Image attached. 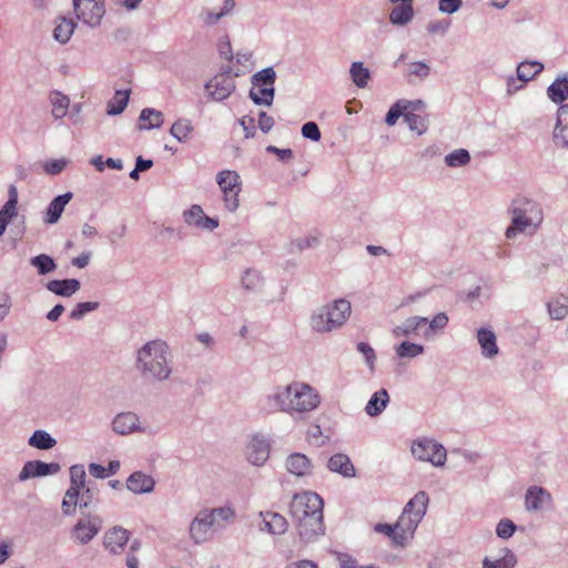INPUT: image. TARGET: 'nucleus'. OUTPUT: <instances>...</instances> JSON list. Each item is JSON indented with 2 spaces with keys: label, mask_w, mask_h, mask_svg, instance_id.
<instances>
[{
  "label": "nucleus",
  "mask_w": 568,
  "mask_h": 568,
  "mask_svg": "<svg viewBox=\"0 0 568 568\" xmlns=\"http://www.w3.org/2000/svg\"><path fill=\"white\" fill-rule=\"evenodd\" d=\"M547 307L549 316L552 320H562L568 315V297L561 295L555 300H551L548 302Z\"/></svg>",
  "instance_id": "obj_43"
},
{
  "label": "nucleus",
  "mask_w": 568,
  "mask_h": 568,
  "mask_svg": "<svg viewBox=\"0 0 568 568\" xmlns=\"http://www.w3.org/2000/svg\"><path fill=\"white\" fill-rule=\"evenodd\" d=\"M72 196L73 195L71 192H67L62 195L54 197L47 207L43 219L44 222L47 224L57 223L61 214L63 213L65 205L71 201Z\"/></svg>",
  "instance_id": "obj_24"
},
{
  "label": "nucleus",
  "mask_w": 568,
  "mask_h": 568,
  "mask_svg": "<svg viewBox=\"0 0 568 568\" xmlns=\"http://www.w3.org/2000/svg\"><path fill=\"white\" fill-rule=\"evenodd\" d=\"M349 74L353 83L357 88H366L371 80V72L364 67L363 62L356 61L351 64Z\"/></svg>",
  "instance_id": "obj_38"
},
{
  "label": "nucleus",
  "mask_w": 568,
  "mask_h": 568,
  "mask_svg": "<svg viewBox=\"0 0 568 568\" xmlns=\"http://www.w3.org/2000/svg\"><path fill=\"white\" fill-rule=\"evenodd\" d=\"M425 348L420 344L408 341L402 342L395 346V353L399 358H415L424 353Z\"/></svg>",
  "instance_id": "obj_44"
},
{
  "label": "nucleus",
  "mask_w": 568,
  "mask_h": 568,
  "mask_svg": "<svg viewBox=\"0 0 568 568\" xmlns=\"http://www.w3.org/2000/svg\"><path fill=\"white\" fill-rule=\"evenodd\" d=\"M290 393L288 385L277 386L271 393L264 395L258 400V409L263 414H273L276 412L290 415Z\"/></svg>",
  "instance_id": "obj_9"
},
{
  "label": "nucleus",
  "mask_w": 568,
  "mask_h": 568,
  "mask_svg": "<svg viewBox=\"0 0 568 568\" xmlns=\"http://www.w3.org/2000/svg\"><path fill=\"white\" fill-rule=\"evenodd\" d=\"M193 131V125L190 120L187 119H179L176 120L171 129L170 133L179 141V142H185L189 138V135Z\"/></svg>",
  "instance_id": "obj_46"
},
{
  "label": "nucleus",
  "mask_w": 568,
  "mask_h": 568,
  "mask_svg": "<svg viewBox=\"0 0 568 568\" xmlns=\"http://www.w3.org/2000/svg\"><path fill=\"white\" fill-rule=\"evenodd\" d=\"M438 9L440 12L453 14L457 12L463 4L462 0H438Z\"/></svg>",
  "instance_id": "obj_62"
},
{
  "label": "nucleus",
  "mask_w": 568,
  "mask_h": 568,
  "mask_svg": "<svg viewBox=\"0 0 568 568\" xmlns=\"http://www.w3.org/2000/svg\"><path fill=\"white\" fill-rule=\"evenodd\" d=\"M450 27V20H435L427 24V31L434 34H445Z\"/></svg>",
  "instance_id": "obj_61"
},
{
  "label": "nucleus",
  "mask_w": 568,
  "mask_h": 568,
  "mask_svg": "<svg viewBox=\"0 0 568 568\" xmlns=\"http://www.w3.org/2000/svg\"><path fill=\"white\" fill-rule=\"evenodd\" d=\"M414 18V8L412 4H397L389 12V22L397 27L408 24Z\"/></svg>",
  "instance_id": "obj_32"
},
{
  "label": "nucleus",
  "mask_w": 568,
  "mask_h": 568,
  "mask_svg": "<svg viewBox=\"0 0 568 568\" xmlns=\"http://www.w3.org/2000/svg\"><path fill=\"white\" fill-rule=\"evenodd\" d=\"M207 514H211V518L215 525V528H220L223 526V523H226L234 518L235 513L232 507L223 506L217 508H204Z\"/></svg>",
  "instance_id": "obj_45"
},
{
  "label": "nucleus",
  "mask_w": 568,
  "mask_h": 568,
  "mask_svg": "<svg viewBox=\"0 0 568 568\" xmlns=\"http://www.w3.org/2000/svg\"><path fill=\"white\" fill-rule=\"evenodd\" d=\"M290 415L303 416L316 409L321 404L318 392L307 383L293 382L288 384Z\"/></svg>",
  "instance_id": "obj_6"
},
{
  "label": "nucleus",
  "mask_w": 568,
  "mask_h": 568,
  "mask_svg": "<svg viewBox=\"0 0 568 568\" xmlns=\"http://www.w3.org/2000/svg\"><path fill=\"white\" fill-rule=\"evenodd\" d=\"M28 443L39 449H50L57 444L55 439L44 430H36Z\"/></svg>",
  "instance_id": "obj_47"
},
{
  "label": "nucleus",
  "mask_w": 568,
  "mask_h": 568,
  "mask_svg": "<svg viewBox=\"0 0 568 568\" xmlns=\"http://www.w3.org/2000/svg\"><path fill=\"white\" fill-rule=\"evenodd\" d=\"M135 369L148 382L163 383L171 378L172 352L166 342L152 339L142 345L135 355Z\"/></svg>",
  "instance_id": "obj_2"
},
{
  "label": "nucleus",
  "mask_w": 568,
  "mask_h": 568,
  "mask_svg": "<svg viewBox=\"0 0 568 568\" xmlns=\"http://www.w3.org/2000/svg\"><path fill=\"white\" fill-rule=\"evenodd\" d=\"M98 495V488L87 487L84 491L80 493V508L89 507Z\"/></svg>",
  "instance_id": "obj_63"
},
{
  "label": "nucleus",
  "mask_w": 568,
  "mask_h": 568,
  "mask_svg": "<svg viewBox=\"0 0 568 568\" xmlns=\"http://www.w3.org/2000/svg\"><path fill=\"white\" fill-rule=\"evenodd\" d=\"M164 115L161 111L152 108H145L141 111L139 116V130H152L162 126Z\"/></svg>",
  "instance_id": "obj_29"
},
{
  "label": "nucleus",
  "mask_w": 568,
  "mask_h": 568,
  "mask_svg": "<svg viewBox=\"0 0 568 568\" xmlns=\"http://www.w3.org/2000/svg\"><path fill=\"white\" fill-rule=\"evenodd\" d=\"M77 18L89 27H98L105 13L102 0L72 1Z\"/></svg>",
  "instance_id": "obj_10"
},
{
  "label": "nucleus",
  "mask_w": 568,
  "mask_h": 568,
  "mask_svg": "<svg viewBox=\"0 0 568 568\" xmlns=\"http://www.w3.org/2000/svg\"><path fill=\"white\" fill-rule=\"evenodd\" d=\"M216 183L223 193L226 210L235 212L240 204L239 194L242 190L241 176L236 171L223 170L217 173Z\"/></svg>",
  "instance_id": "obj_7"
},
{
  "label": "nucleus",
  "mask_w": 568,
  "mask_h": 568,
  "mask_svg": "<svg viewBox=\"0 0 568 568\" xmlns=\"http://www.w3.org/2000/svg\"><path fill=\"white\" fill-rule=\"evenodd\" d=\"M318 240L314 235H308L303 239H297L292 242V246L296 247L298 251L310 248L317 244Z\"/></svg>",
  "instance_id": "obj_64"
},
{
  "label": "nucleus",
  "mask_w": 568,
  "mask_h": 568,
  "mask_svg": "<svg viewBox=\"0 0 568 568\" xmlns=\"http://www.w3.org/2000/svg\"><path fill=\"white\" fill-rule=\"evenodd\" d=\"M235 7L234 0H224L223 6L219 11L211 9H203L200 13V18L206 26L216 24L223 17L229 14Z\"/></svg>",
  "instance_id": "obj_30"
},
{
  "label": "nucleus",
  "mask_w": 568,
  "mask_h": 568,
  "mask_svg": "<svg viewBox=\"0 0 568 568\" xmlns=\"http://www.w3.org/2000/svg\"><path fill=\"white\" fill-rule=\"evenodd\" d=\"M112 428L119 435H130L135 432H145V429L141 427L139 416L132 412L118 414L112 420Z\"/></svg>",
  "instance_id": "obj_18"
},
{
  "label": "nucleus",
  "mask_w": 568,
  "mask_h": 568,
  "mask_svg": "<svg viewBox=\"0 0 568 568\" xmlns=\"http://www.w3.org/2000/svg\"><path fill=\"white\" fill-rule=\"evenodd\" d=\"M448 324V316L446 313L442 312L436 314L433 320L428 324V328L424 332V336L428 337L430 333L443 329Z\"/></svg>",
  "instance_id": "obj_55"
},
{
  "label": "nucleus",
  "mask_w": 568,
  "mask_h": 568,
  "mask_svg": "<svg viewBox=\"0 0 568 568\" xmlns=\"http://www.w3.org/2000/svg\"><path fill=\"white\" fill-rule=\"evenodd\" d=\"M241 284L246 291L258 292L264 286V277L258 270L247 268L241 277Z\"/></svg>",
  "instance_id": "obj_34"
},
{
  "label": "nucleus",
  "mask_w": 568,
  "mask_h": 568,
  "mask_svg": "<svg viewBox=\"0 0 568 568\" xmlns=\"http://www.w3.org/2000/svg\"><path fill=\"white\" fill-rule=\"evenodd\" d=\"M352 306L345 298H338L315 310L311 316V327L317 333H328L341 328L351 316Z\"/></svg>",
  "instance_id": "obj_5"
},
{
  "label": "nucleus",
  "mask_w": 568,
  "mask_h": 568,
  "mask_svg": "<svg viewBox=\"0 0 568 568\" xmlns=\"http://www.w3.org/2000/svg\"><path fill=\"white\" fill-rule=\"evenodd\" d=\"M504 555L497 559L485 558L483 568H514L517 562L516 555L508 548L503 549Z\"/></svg>",
  "instance_id": "obj_37"
},
{
  "label": "nucleus",
  "mask_w": 568,
  "mask_h": 568,
  "mask_svg": "<svg viewBox=\"0 0 568 568\" xmlns=\"http://www.w3.org/2000/svg\"><path fill=\"white\" fill-rule=\"evenodd\" d=\"M250 98L257 105H271L274 99V87H252Z\"/></svg>",
  "instance_id": "obj_42"
},
{
  "label": "nucleus",
  "mask_w": 568,
  "mask_h": 568,
  "mask_svg": "<svg viewBox=\"0 0 568 568\" xmlns=\"http://www.w3.org/2000/svg\"><path fill=\"white\" fill-rule=\"evenodd\" d=\"M287 470L298 477L307 476L312 473V462L301 453L291 454L286 459Z\"/></svg>",
  "instance_id": "obj_23"
},
{
  "label": "nucleus",
  "mask_w": 568,
  "mask_h": 568,
  "mask_svg": "<svg viewBox=\"0 0 568 568\" xmlns=\"http://www.w3.org/2000/svg\"><path fill=\"white\" fill-rule=\"evenodd\" d=\"M323 505L316 493L304 491L293 496L290 514L304 541H312L324 534Z\"/></svg>",
  "instance_id": "obj_1"
},
{
  "label": "nucleus",
  "mask_w": 568,
  "mask_h": 568,
  "mask_svg": "<svg viewBox=\"0 0 568 568\" xmlns=\"http://www.w3.org/2000/svg\"><path fill=\"white\" fill-rule=\"evenodd\" d=\"M50 102L52 104L51 113H52L53 118H55V119L64 118L68 112L70 99L67 95H64L58 91H54L50 94Z\"/></svg>",
  "instance_id": "obj_40"
},
{
  "label": "nucleus",
  "mask_w": 568,
  "mask_h": 568,
  "mask_svg": "<svg viewBox=\"0 0 568 568\" xmlns=\"http://www.w3.org/2000/svg\"><path fill=\"white\" fill-rule=\"evenodd\" d=\"M417 104L423 105V101H420V100H418L416 102H409V101H405V100L397 101L395 104H393L390 106V109L388 110V112L386 114V118H385L386 124L394 125L400 115L404 116L405 111L410 105H417Z\"/></svg>",
  "instance_id": "obj_39"
},
{
  "label": "nucleus",
  "mask_w": 568,
  "mask_h": 568,
  "mask_svg": "<svg viewBox=\"0 0 568 568\" xmlns=\"http://www.w3.org/2000/svg\"><path fill=\"white\" fill-rule=\"evenodd\" d=\"M544 70V64L538 61H524L517 67V79L523 82L532 80Z\"/></svg>",
  "instance_id": "obj_35"
},
{
  "label": "nucleus",
  "mask_w": 568,
  "mask_h": 568,
  "mask_svg": "<svg viewBox=\"0 0 568 568\" xmlns=\"http://www.w3.org/2000/svg\"><path fill=\"white\" fill-rule=\"evenodd\" d=\"M212 529H216L205 509H201L190 524L189 534L195 544H202L211 539Z\"/></svg>",
  "instance_id": "obj_11"
},
{
  "label": "nucleus",
  "mask_w": 568,
  "mask_h": 568,
  "mask_svg": "<svg viewBox=\"0 0 568 568\" xmlns=\"http://www.w3.org/2000/svg\"><path fill=\"white\" fill-rule=\"evenodd\" d=\"M17 209H11L6 205L0 210V236L6 232L7 225L17 215Z\"/></svg>",
  "instance_id": "obj_59"
},
{
  "label": "nucleus",
  "mask_w": 568,
  "mask_h": 568,
  "mask_svg": "<svg viewBox=\"0 0 568 568\" xmlns=\"http://www.w3.org/2000/svg\"><path fill=\"white\" fill-rule=\"evenodd\" d=\"M245 454L252 465L261 466L268 458L270 444L263 436L254 435L246 445Z\"/></svg>",
  "instance_id": "obj_14"
},
{
  "label": "nucleus",
  "mask_w": 568,
  "mask_h": 568,
  "mask_svg": "<svg viewBox=\"0 0 568 568\" xmlns=\"http://www.w3.org/2000/svg\"><path fill=\"white\" fill-rule=\"evenodd\" d=\"M389 402L386 389L382 388L375 392L366 404L365 412L368 416L375 417L382 414Z\"/></svg>",
  "instance_id": "obj_31"
},
{
  "label": "nucleus",
  "mask_w": 568,
  "mask_h": 568,
  "mask_svg": "<svg viewBox=\"0 0 568 568\" xmlns=\"http://www.w3.org/2000/svg\"><path fill=\"white\" fill-rule=\"evenodd\" d=\"M125 486L133 494H149L153 491L155 480L143 471H134L128 477Z\"/></svg>",
  "instance_id": "obj_20"
},
{
  "label": "nucleus",
  "mask_w": 568,
  "mask_h": 568,
  "mask_svg": "<svg viewBox=\"0 0 568 568\" xmlns=\"http://www.w3.org/2000/svg\"><path fill=\"white\" fill-rule=\"evenodd\" d=\"M477 341L481 348L483 356L491 358L498 354L496 335L488 328H479L477 331Z\"/></svg>",
  "instance_id": "obj_28"
},
{
  "label": "nucleus",
  "mask_w": 568,
  "mask_h": 568,
  "mask_svg": "<svg viewBox=\"0 0 568 568\" xmlns=\"http://www.w3.org/2000/svg\"><path fill=\"white\" fill-rule=\"evenodd\" d=\"M275 78L273 68H266L253 75L252 84L253 87H274Z\"/></svg>",
  "instance_id": "obj_50"
},
{
  "label": "nucleus",
  "mask_w": 568,
  "mask_h": 568,
  "mask_svg": "<svg viewBox=\"0 0 568 568\" xmlns=\"http://www.w3.org/2000/svg\"><path fill=\"white\" fill-rule=\"evenodd\" d=\"M428 503L427 493L420 490L405 505L402 515L395 524V545L404 547L413 538L419 523L426 515Z\"/></svg>",
  "instance_id": "obj_4"
},
{
  "label": "nucleus",
  "mask_w": 568,
  "mask_h": 568,
  "mask_svg": "<svg viewBox=\"0 0 568 568\" xmlns=\"http://www.w3.org/2000/svg\"><path fill=\"white\" fill-rule=\"evenodd\" d=\"M547 94L555 103H561L568 99V74L557 78L548 88Z\"/></svg>",
  "instance_id": "obj_33"
},
{
  "label": "nucleus",
  "mask_w": 568,
  "mask_h": 568,
  "mask_svg": "<svg viewBox=\"0 0 568 568\" xmlns=\"http://www.w3.org/2000/svg\"><path fill=\"white\" fill-rule=\"evenodd\" d=\"M516 531V525L508 518L501 519L496 527V534L499 538L508 539Z\"/></svg>",
  "instance_id": "obj_56"
},
{
  "label": "nucleus",
  "mask_w": 568,
  "mask_h": 568,
  "mask_svg": "<svg viewBox=\"0 0 568 568\" xmlns=\"http://www.w3.org/2000/svg\"><path fill=\"white\" fill-rule=\"evenodd\" d=\"M183 220L189 226L205 231H213L219 226V221L207 216L197 204L183 212Z\"/></svg>",
  "instance_id": "obj_15"
},
{
  "label": "nucleus",
  "mask_w": 568,
  "mask_h": 568,
  "mask_svg": "<svg viewBox=\"0 0 568 568\" xmlns=\"http://www.w3.org/2000/svg\"><path fill=\"white\" fill-rule=\"evenodd\" d=\"M428 323V320L423 316H412L406 318L400 325L392 329L394 337H404L417 334L418 331Z\"/></svg>",
  "instance_id": "obj_26"
},
{
  "label": "nucleus",
  "mask_w": 568,
  "mask_h": 568,
  "mask_svg": "<svg viewBox=\"0 0 568 568\" xmlns=\"http://www.w3.org/2000/svg\"><path fill=\"white\" fill-rule=\"evenodd\" d=\"M67 164L68 161L64 159L50 160L43 164V169L47 174L58 175L65 169Z\"/></svg>",
  "instance_id": "obj_57"
},
{
  "label": "nucleus",
  "mask_w": 568,
  "mask_h": 568,
  "mask_svg": "<svg viewBox=\"0 0 568 568\" xmlns=\"http://www.w3.org/2000/svg\"><path fill=\"white\" fill-rule=\"evenodd\" d=\"M552 505V497L540 486H530L525 494V508L528 511H539Z\"/></svg>",
  "instance_id": "obj_16"
},
{
  "label": "nucleus",
  "mask_w": 568,
  "mask_h": 568,
  "mask_svg": "<svg viewBox=\"0 0 568 568\" xmlns=\"http://www.w3.org/2000/svg\"><path fill=\"white\" fill-rule=\"evenodd\" d=\"M80 281L75 278L52 280L45 285L47 290L55 295L70 297L80 290Z\"/></svg>",
  "instance_id": "obj_25"
},
{
  "label": "nucleus",
  "mask_w": 568,
  "mask_h": 568,
  "mask_svg": "<svg viewBox=\"0 0 568 568\" xmlns=\"http://www.w3.org/2000/svg\"><path fill=\"white\" fill-rule=\"evenodd\" d=\"M302 135L305 139H310L314 142H317L321 140V131L318 125L315 122H306L302 126Z\"/></svg>",
  "instance_id": "obj_58"
},
{
  "label": "nucleus",
  "mask_w": 568,
  "mask_h": 568,
  "mask_svg": "<svg viewBox=\"0 0 568 568\" xmlns=\"http://www.w3.org/2000/svg\"><path fill=\"white\" fill-rule=\"evenodd\" d=\"M71 487L83 489L85 484V470L82 465H73L70 467Z\"/></svg>",
  "instance_id": "obj_53"
},
{
  "label": "nucleus",
  "mask_w": 568,
  "mask_h": 568,
  "mask_svg": "<svg viewBox=\"0 0 568 568\" xmlns=\"http://www.w3.org/2000/svg\"><path fill=\"white\" fill-rule=\"evenodd\" d=\"M130 531L122 527H113L105 532L103 538L104 548L112 555H120L129 542Z\"/></svg>",
  "instance_id": "obj_19"
},
{
  "label": "nucleus",
  "mask_w": 568,
  "mask_h": 568,
  "mask_svg": "<svg viewBox=\"0 0 568 568\" xmlns=\"http://www.w3.org/2000/svg\"><path fill=\"white\" fill-rule=\"evenodd\" d=\"M74 27L71 19L61 18L53 30L54 39L62 44L67 43L74 32Z\"/></svg>",
  "instance_id": "obj_41"
},
{
  "label": "nucleus",
  "mask_w": 568,
  "mask_h": 568,
  "mask_svg": "<svg viewBox=\"0 0 568 568\" xmlns=\"http://www.w3.org/2000/svg\"><path fill=\"white\" fill-rule=\"evenodd\" d=\"M100 529L98 518H81L71 529V539L79 545H87L95 538Z\"/></svg>",
  "instance_id": "obj_12"
},
{
  "label": "nucleus",
  "mask_w": 568,
  "mask_h": 568,
  "mask_svg": "<svg viewBox=\"0 0 568 568\" xmlns=\"http://www.w3.org/2000/svg\"><path fill=\"white\" fill-rule=\"evenodd\" d=\"M60 470V466L57 463H44L41 460L27 462L20 474L19 480L24 481L32 477H42L48 475L57 474Z\"/></svg>",
  "instance_id": "obj_17"
},
{
  "label": "nucleus",
  "mask_w": 568,
  "mask_h": 568,
  "mask_svg": "<svg viewBox=\"0 0 568 568\" xmlns=\"http://www.w3.org/2000/svg\"><path fill=\"white\" fill-rule=\"evenodd\" d=\"M98 302H82L78 303L70 313L71 320H81L84 315L95 311L99 307Z\"/></svg>",
  "instance_id": "obj_54"
},
{
  "label": "nucleus",
  "mask_w": 568,
  "mask_h": 568,
  "mask_svg": "<svg viewBox=\"0 0 568 568\" xmlns=\"http://www.w3.org/2000/svg\"><path fill=\"white\" fill-rule=\"evenodd\" d=\"M412 454L419 460L429 462L434 466H443L446 462V449L435 440L423 438L412 445Z\"/></svg>",
  "instance_id": "obj_8"
},
{
  "label": "nucleus",
  "mask_w": 568,
  "mask_h": 568,
  "mask_svg": "<svg viewBox=\"0 0 568 568\" xmlns=\"http://www.w3.org/2000/svg\"><path fill=\"white\" fill-rule=\"evenodd\" d=\"M30 263L38 270V273L41 275L51 273L57 268V264L53 258L47 254H40L32 257Z\"/></svg>",
  "instance_id": "obj_48"
},
{
  "label": "nucleus",
  "mask_w": 568,
  "mask_h": 568,
  "mask_svg": "<svg viewBox=\"0 0 568 568\" xmlns=\"http://www.w3.org/2000/svg\"><path fill=\"white\" fill-rule=\"evenodd\" d=\"M430 73V68L428 64L422 61L412 62L408 64V81L410 82V77H416L420 80L426 79Z\"/></svg>",
  "instance_id": "obj_52"
},
{
  "label": "nucleus",
  "mask_w": 568,
  "mask_h": 568,
  "mask_svg": "<svg viewBox=\"0 0 568 568\" xmlns=\"http://www.w3.org/2000/svg\"><path fill=\"white\" fill-rule=\"evenodd\" d=\"M129 101L128 91H116L112 101L108 104V114L116 115L123 112Z\"/></svg>",
  "instance_id": "obj_51"
},
{
  "label": "nucleus",
  "mask_w": 568,
  "mask_h": 568,
  "mask_svg": "<svg viewBox=\"0 0 568 568\" xmlns=\"http://www.w3.org/2000/svg\"><path fill=\"white\" fill-rule=\"evenodd\" d=\"M260 515L262 517V521L260 524L261 530L267 531L272 535H282L286 531L287 520L284 516L273 511H265Z\"/></svg>",
  "instance_id": "obj_21"
},
{
  "label": "nucleus",
  "mask_w": 568,
  "mask_h": 568,
  "mask_svg": "<svg viewBox=\"0 0 568 568\" xmlns=\"http://www.w3.org/2000/svg\"><path fill=\"white\" fill-rule=\"evenodd\" d=\"M327 467L331 471L338 473L344 477L351 478L355 476V467L345 454L333 455L327 462Z\"/></svg>",
  "instance_id": "obj_27"
},
{
  "label": "nucleus",
  "mask_w": 568,
  "mask_h": 568,
  "mask_svg": "<svg viewBox=\"0 0 568 568\" xmlns=\"http://www.w3.org/2000/svg\"><path fill=\"white\" fill-rule=\"evenodd\" d=\"M413 110L408 109L404 113V121L407 123L408 128L412 131H416L419 135L423 134L427 130V121L425 116L420 114H416L414 111L418 108H423V105H412Z\"/></svg>",
  "instance_id": "obj_36"
},
{
  "label": "nucleus",
  "mask_w": 568,
  "mask_h": 568,
  "mask_svg": "<svg viewBox=\"0 0 568 568\" xmlns=\"http://www.w3.org/2000/svg\"><path fill=\"white\" fill-rule=\"evenodd\" d=\"M554 141L557 145L568 146V104H562L558 109Z\"/></svg>",
  "instance_id": "obj_22"
},
{
  "label": "nucleus",
  "mask_w": 568,
  "mask_h": 568,
  "mask_svg": "<svg viewBox=\"0 0 568 568\" xmlns=\"http://www.w3.org/2000/svg\"><path fill=\"white\" fill-rule=\"evenodd\" d=\"M508 214L510 224L505 232L508 240L515 239L520 233L535 232L544 221L541 204L526 195H517L511 200Z\"/></svg>",
  "instance_id": "obj_3"
},
{
  "label": "nucleus",
  "mask_w": 568,
  "mask_h": 568,
  "mask_svg": "<svg viewBox=\"0 0 568 568\" xmlns=\"http://www.w3.org/2000/svg\"><path fill=\"white\" fill-rule=\"evenodd\" d=\"M235 90V82L227 74H217L205 84V91L214 101L229 98Z\"/></svg>",
  "instance_id": "obj_13"
},
{
  "label": "nucleus",
  "mask_w": 568,
  "mask_h": 568,
  "mask_svg": "<svg viewBox=\"0 0 568 568\" xmlns=\"http://www.w3.org/2000/svg\"><path fill=\"white\" fill-rule=\"evenodd\" d=\"M470 161L469 152L465 149H458L445 156L446 165L450 168L464 166Z\"/></svg>",
  "instance_id": "obj_49"
},
{
  "label": "nucleus",
  "mask_w": 568,
  "mask_h": 568,
  "mask_svg": "<svg viewBox=\"0 0 568 568\" xmlns=\"http://www.w3.org/2000/svg\"><path fill=\"white\" fill-rule=\"evenodd\" d=\"M357 351L364 355L367 365L373 371L376 359L375 351L365 342L357 344Z\"/></svg>",
  "instance_id": "obj_60"
}]
</instances>
